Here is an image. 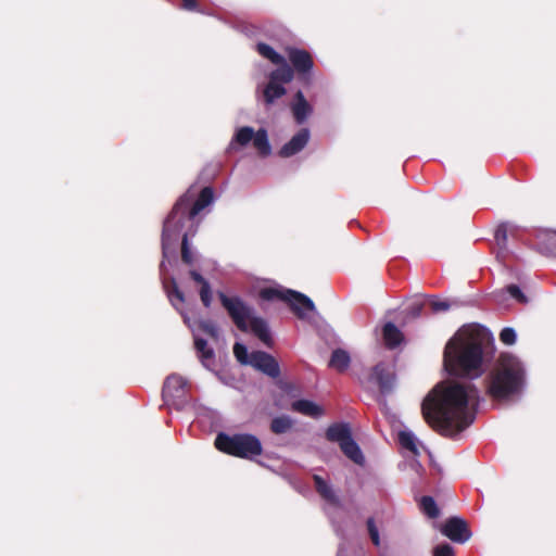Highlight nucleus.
Masks as SVG:
<instances>
[{
    "label": "nucleus",
    "instance_id": "nucleus-1",
    "mask_svg": "<svg viewBox=\"0 0 556 556\" xmlns=\"http://www.w3.org/2000/svg\"><path fill=\"white\" fill-rule=\"evenodd\" d=\"M480 393L470 382L438 384L424 400L421 410L438 433L458 439L476 419Z\"/></svg>",
    "mask_w": 556,
    "mask_h": 556
},
{
    "label": "nucleus",
    "instance_id": "nucleus-2",
    "mask_svg": "<svg viewBox=\"0 0 556 556\" xmlns=\"http://www.w3.org/2000/svg\"><path fill=\"white\" fill-rule=\"evenodd\" d=\"M490 344L484 329L464 327L446 343L443 354L444 367L450 375L478 378L483 372V363Z\"/></svg>",
    "mask_w": 556,
    "mask_h": 556
},
{
    "label": "nucleus",
    "instance_id": "nucleus-3",
    "mask_svg": "<svg viewBox=\"0 0 556 556\" xmlns=\"http://www.w3.org/2000/svg\"><path fill=\"white\" fill-rule=\"evenodd\" d=\"M197 190L189 188L175 203L170 213L164 220L162 230V254L160 269L164 271L166 268V260L175 256L177 243L180 238L181 230L187 220L193 219L201 211L214 202V191L211 187H204L198 198Z\"/></svg>",
    "mask_w": 556,
    "mask_h": 556
},
{
    "label": "nucleus",
    "instance_id": "nucleus-4",
    "mask_svg": "<svg viewBox=\"0 0 556 556\" xmlns=\"http://www.w3.org/2000/svg\"><path fill=\"white\" fill-rule=\"evenodd\" d=\"M485 392L496 402L519 399L526 388L527 370L523 362L513 354H502L488 371Z\"/></svg>",
    "mask_w": 556,
    "mask_h": 556
},
{
    "label": "nucleus",
    "instance_id": "nucleus-5",
    "mask_svg": "<svg viewBox=\"0 0 556 556\" xmlns=\"http://www.w3.org/2000/svg\"><path fill=\"white\" fill-rule=\"evenodd\" d=\"M215 446L226 454L248 459L261 455L263 451L261 441L249 433L229 435L220 432L215 439Z\"/></svg>",
    "mask_w": 556,
    "mask_h": 556
},
{
    "label": "nucleus",
    "instance_id": "nucleus-6",
    "mask_svg": "<svg viewBox=\"0 0 556 556\" xmlns=\"http://www.w3.org/2000/svg\"><path fill=\"white\" fill-rule=\"evenodd\" d=\"M293 79V71L289 64L279 66L271 71L268 76V81L263 86L257 87L258 99L266 108H270L276 101L282 98L287 89L286 84Z\"/></svg>",
    "mask_w": 556,
    "mask_h": 556
},
{
    "label": "nucleus",
    "instance_id": "nucleus-7",
    "mask_svg": "<svg viewBox=\"0 0 556 556\" xmlns=\"http://www.w3.org/2000/svg\"><path fill=\"white\" fill-rule=\"evenodd\" d=\"M250 142L253 143V147L261 156L266 157L271 154L267 130L260 128L255 131L251 126H242L236 129L227 151H237L239 148L247 147Z\"/></svg>",
    "mask_w": 556,
    "mask_h": 556
},
{
    "label": "nucleus",
    "instance_id": "nucleus-8",
    "mask_svg": "<svg viewBox=\"0 0 556 556\" xmlns=\"http://www.w3.org/2000/svg\"><path fill=\"white\" fill-rule=\"evenodd\" d=\"M260 295L263 300L273 301L280 299L290 304L291 309L300 319L309 317V313L315 312L313 301L303 293L290 289L265 288L262 289Z\"/></svg>",
    "mask_w": 556,
    "mask_h": 556
},
{
    "label": "nucleus",
    "instance_id": "nucleus-9",
    "mask_svg": "<svg viewBox=\"0 0 556 556\" xmlns=\"http://www.w3.org/2000/svg\"><path fill=\"white\" fill-rule=\"evenodd\" d=\"M188 381L179 375H170L166 378L163 386V400L165 405L178 410L184 409L188 400Z\"/></svg>",
    "mask_w": 556,
    "mask_h": 556
},
{
    "label": "nucleus",
    "instance_id": "nucleus-10",
    "mask_svg": "<svg viewBox=\"0 0 556 556\" xmlns=\"http://www.w3.org/2000/svg\"><path fill=\"white\" fill-rule=\"evenodd\" d=\"M218 296L236 326L240 330L247 331L248 323L254 316V309L239 296H227L223 292Z\"/></svg>",
    "mask_w": 556,
    "mask_h": 556
},
{
    "label": "nucleus",
    "instance_id": "nucleus-11",
    "mask_svg": "<svg viewBox=\"0 0 556 556\" xmlns=\"http://www.w3.org/2000/svg\"><path fill=\"white\" fill-rule=\"evenodd\" d=\"M288 58L292 66H290L295 72L305 85L311 84L312 81V71L314 67V62L312 55L302 49H290L288 52Z\"/></svg>",
    "mask_w": 556,
    "mask_h": 556
},
{
    "label": "nucleus",
    "instance_id": "nucleus-12",
    "mask_svg": "<svg viewBox=\"0 0 556 556\" xmlns=\"http://www.w3.org/2000/svg\"><path fill=\"white\" fill-rule=\"evenodd\" d=\"M443 535L459 544L466 543L472 535L465 519L460 517L448 518L440 528Z\"/></svg>",
    "mask_w": 556,
    "mask_h": 556
},
{
    "label": "nucleus",
    "instance_id": "nucleus-13",
    "mask_svg": "<svg viewBox=\"0 0 556 556\" xmlns=\"http://www.w3.org/2000/svg\"><path fill=\"white\" fill-rule=\"evenodd\" d=\"M371 379L379 386L382 394L390 393L395 387L394 365L379 363L374 367Z\"/></svg>",
    "mask_w": 556,
    "mask_h": 556
},
{
    "label": "nucleus",
    "instance_id": "nucleus-14",
    "mask_svg": "<svg viewBox=\"0 0 556 556\" xmlns=\"http://www.w3.org/2000/svg\"><path fill=\"white\" fill-rule=\"evenodd\" d=\"M250 366L270 378H277L280 375V367L278 362L274 358V356L263 351L252 352V361H250Z\"/></svg>",
    "mask_w": 556,
    "mask_h": 556
},
{
    "label": "nucleus",
    "instance_id": "nucleus-15",
    "mask_svg": "<svg viewBox=\"0 0 556 556\" xmlns=\"http://www.w3.org/2000/svg\"><path fill=\"white\" fill-rule=\"evenodd\" d=\"M311 132L308 128H301L288 142L278 151L281 157H291L300 153L308 143Z\"/></svg>",
    "mask_w": 556,
    "mask_h": 556
},
{
    "label": "nucleus",
    "instance_id": "nucleus-16",
    "mask_svg": "<svg viewBox=\"0 0 556 556\" xmlns=\"http://www.w3.org/2000/svg\"><path fill=\"white\" fill-rule=\"evenodd\" d=\"M184 321L188 325V327L191 329L193 333L194 346L199 354L202 365L207 369H212V367L215 364V353L213 349L207 346L206 340L199 337V334L197 333V329L193 326H191L189 317L184 315Z\"/></svg>",
    "mask_w": 556,
    "mask_h": 556
},
{
    "label": "nucleus",
    "instance_id": "nucleus-17",
    "mask_svg": "<svg viewBox=\"0 0 556 556\" xmlns=\"http://www.w3.org/2000/svg\"><path fill=\"white\" fill-rule=\"evenodd\" d=\"M292 116L298 125L304 124L313 114V105L307 101L304 93L299 90L290 102Z\"/></svg>",
    "mask_w": 556,
    "mask_h": 556
},
{
    "label": "nucleus",
    "instance_id": "nucleus-18",
    "mask_svg": "<svg viewBox=\"0 0 556 556\" xmlns=\"http://www.w3.org/2000/svg\"><path fill=\"white\" fill-rule=\"evenodd\" d=\"M250 329L265 345H273V337L267 321L258 316H253L248 323Z\"/></svg>",
    "mask_w": 556,
    "mask_h": 556
},
{
    "label": "nucleus",
    "instance_id": "nucleus-19",
    "mask_svg": "<svg viewBox=\"0 0 556 556\" xmlns=\"http://www.w3.org/2000/svg\"><path fill=\"white\" fill-rule=\"evenodd\" d=\"M352 437L350 425L346 422H336L328 427L326 438L330 442L341 445Z\"/></svg>",
    "mask_w": 556,
    "mask_h": 556
},
{
    "label": "nucleus",
    "instance_id": "nucleus-20",
    "mask_svg": "<svg viewBox=\"0 0 556 556\" xmlns=\"http://www.w3.org/2000/svg\"><path fill=\"white\" fill-rule=\"evenodd\" d=\"M293 412L312 418H319L324 415L321 406L311 400H298L291 405Z\"/></svg>",
    "mask_w": 556,
    "mask_h": 556
},
{
    "label": "nucleus",
    "instance_id": "nucleus-21",
    "mask_svg": "<svg viewBox=\"0 0 556 556\" xmlns=\"http://www.w3.org/2000/svg\"><path fill=\"white\" fill-rule=\"evenodd\" d=\"M190 277L201 286L200 288V299L205 307H210L212 304V289L208 281L195 269H191L189 271Z\"/></svg>",
    "mask_w": 556,
    "mask_h": 556
},
{
    "label": "nucleus",
    "instance_id": "nucleus-22",
    "mask_svg": "<svg viewBox=\"0 0 556 556\" xmlns=\"http://www.w3.org/2000/svg\"><path fill=\"white\" fill-rule=\"evenodd\" d=\"M382 334L389 349H395L403 341V333L393 323H387L383 326Z\"/></svg>",
    "mask_w": 556,
    "mask_h": 556
},
{
    "label": "nucleus",
    "instance_id": "nucleus-23",
    "mask_svg": "<svg viewBox=\"0 0 556 556\" xmlns=\"http://www.w3.org/2000/svg\"><path fill=\"white\" fill-rule=\"evenodd\" d=\"M343 454L354 462L357 465H363L365 462V457L363 455V452L361 451L358 444L355 442V440L351 437L346 442H343L341 445H339Z\"/></svg>",
    "mask_w": 556,
    "mask_h": 556
},
{
    "label": "nucleus",
    "instance_id": "nucleus-24",
    "mask_svg": "<svg viewBox=\"0 0 556 556\" xmlns=\"http://www.w3.org/2000/svg\"><path fill=\"white\" fill-rule=\"evenodd\" d=\"M313 479L315 482L316 491L323 498L332 504H337L339 502L332 486L324 478L318 475H314Z\"/></svg>",
    "mask_w": 556,
    "mask_h": 556
},
{
    "label": "nucleus",
    "instance_id": "nucleus-25",
    "mask_svg": "<svg viewBox=\"0 0 556 556\" xmlns=\"http://www.w3.org/2000/svg\"><path fill=\"white\" fill-rule=\"evenodd\" d=\"M399 441L404 448L410 451L415 456L420 454L418 445L419 441L415 433L410 430H402L399 432Z\"/></svg>",
    "mask_w": 556,
    "mask_h": 556
},
{
    "label": "nucleus",
    "instance_id": "nucleus-26",
    "mask_svg": "<svg viewBox=\"0 0 556 556\" xmlns=\"http://www.w3.org/2000/svg\"><path fill=\"white\" fill-rule=\"evenodd\" d=\"M350 363V354L342 349H337L332 352L329 366L339 371H344L349 367Z\"/></svg>",
    "mask_w": 556,
    "mask_h": 556
},
{
    "label": "nucleus",
    "instance_id": "nucleus-27",
    "mask_svg": "<svg viewBox=\"0 0 556 556\" xmlns=\"http://www.w3.org/2000/svg\"><path fill=\"white\" fill-rule=\"evenodd\" d=\"M256 49L263 58L269 60L273 64L278 65V67L288 64L281 54L276 52L270 46L266 43H257Z\"/></svg>",
    "mask_w": 556,
    "mask_h": 556
},
{
    "label": "nucleus",
    "instance_id": "nucleus-28",
    "mask_svg": "<svg viewBox=\"0 0 556 556\" xmlns=\"http://www.w3.org/2000/svg\"><path fill=\"white\" fill-rule=\"evenodd\" d=\"M293 420L286 415L276 417L271 420L270 429L274 433L282 434L291 429Z\"/></svg>",
    "mask_w": 556,
    "mask_h": 556
},
{
    "label": "nucleus",
    "instance_id": "nucleus-29",
    "mask_svg": "<svg viewBox=\"0 0 556 556\" xmlns=\"http://www.w3.org/2000/svg\"><path fill=\"white\" fill-rule=\"evenodd\" d=\"M505 292H507L513 299H515L518 303L526 304L528 303V298L521 291V289L517 285H509L505 290H502L495 293L497 301L500 302L504 296Z\"/></svg>",
    "mask_w": 556,
    "mask_h": 556
},
{
    "label": "nucleus",
    "instance_id": "nucleus-30",
    "mask_svg": "<svg viewBox=\"0 0 556 556\" xmlns=\"http://www.w3.org/2000/svg\"><path fill=\"white\" fill-rule=\"evenodd\" d=\"M197 329V333L199 331H203L207 333L211 338L217 340L219 336V330L217 325L212 320H199L197 323L191 324Z\"/></svg>",
    "mask_w": 556,
    "mask_h": 556
},
{
    "label": "nucleus",
    "instance_id": "nucleus-31",
    "mask_svg": "<svg viewBox=\"0 0 556 556\" xmlns=\"http://www.w3.org/2000/svg\"><path fill=\"white\" fill-rule=\"evenodd\" d=\"M420 508L430 518H435L439 516L437 503L431 496L421 497Z\"/></svg>",
    "mask_w": 556,
    "mask_h": 556
},
{
    "label": "nucleus",
    "instance_id": "nucleus-32",
    "mask_svg": "<svg viewBox=\"0 0 556 556\" xmlns=\"http://www.w3.org/2000/svg\"><path fill=\"white\" fill-rule=\"evenodd\" d=\"M166 288V292H167V296L172 303V305L178 309V303L179 304H182L185 302V295L184 293L179 290L175 279H172V289H168L167 287Z\"/></svg>",
    "mask_w": 556,
    "mask_h": 556
},
{
    "label": "nucleus",
    "instance_id": "nucleus-33",
    "mask_svg": "<svg viewBox=\"0 0 556 556\" xmlns=\"http://www.w3.org/2000/svg\"><path fill=\"white\" fill-rule=\"evenodd\" d=\"M233 354L240 364L250 365V361H252V353H249L248 348L244 344L237 342L233 345Z\"/></svg>",
    "mask_w": 556,
    "mask_h": 556
},
{
    "label": "nucleus",
    "instance_id": "nucleus-34",
    "mask_svg": "<svg viewBox=\"0 0 556 556\" xmlns=\"http://www.w3.org/2000/svg\"><path fill=\"white\" fill-rule=\"evenodd\" d=\"M188 236H189V232H182L180 233V237H181V258H182V262L188 264V265H192L193 264V261H194V257H193V254L189 248V243H188Z\"/></svg>",
    "mask_w": 556,
    "mask_h": 556
},
{
    "label": "nucleus",
    "instance_id": "nucleus-35",
    "mask_svg": "<svg viewBox=\"0 0 556 556\" xmlns=\"http://www.w3.org/2000/svg\"><path fill=\"white\" fill-rule=\"evenodd\" d=\"M231 30L241 35H255L256 27L245 21L238 20L232 23Z\"/></svg>",
    "mask_w": 556,
    "mask_h": 556
},
{
    "label": "nucleus",
    "instance_id": "nucleus-36",
    "mask_svg": "<svg viewBox=\"0 0 556 556\" xmlns=\"http://www.w3.org/2000/svg\"><path fill=\"white\" fill-rule=\"evenodd\" d=\"M366 525L371 542L374 543L375 546H379L381 542L380 534L374 518H368Z\"/></svg>",
    "mask_w": 556,
    "mask_h": 556
},
{
    "label": "nucleus",
    "instance_id": "nucleus-37",
    "mask_svg": "<svg viewBox=\"0 0 556 556\" xmlns=\"http://www.w3.org/2000/svg\"><path fill=\"white\" fill-rule=\"evenodd\" d=\"M500 339L504 344L513 345L517 340V333L514 328L506 327L501 331Z\"/></svg>",
    "mask_w": 556,
    "mask_h": 556
},
{
    "label": "nucleus",
    "instance_id": "nucleus-38",
    "mask_svg": "<svg viewBox=\"0 0 556 556\" xmlns=\"http://www.w3.org/2000/svg\"><path fill=\"white\" fill-rule=\"evenodd\" d=\"M422 308H424V303L420 301H415L407 306V308H406L407 316L410 318H417L421 315Z\"/></svg>",
    "mask_w": 556,
    "mask_h": 556
},
{
    "label": "nucleus",
    "instance_id": "nucleus-39",
    "mask_svg": "<svg viewBox=\"0 0 556 556\" xmlns=\"http://www.w3.org/2000/svg\"><path fill=\"white\" fill-rule=\"evenodd\" d=\"M433 556H455L454 548L447 544H439L433 548Z\"/></svg>",
    "mask_w": 556,
    "mask_h": 556
},
{
    "label": "nucleus",
    "instance_id": "nucleus-40",
    "mask_svg": "<svg viewBox=\"0 0 556 556\" xmlns=\"http://www.w3.org/2000/svg\"><path fill=\"white\" fill-rule=\"evenodd\" d=\"M495 240L500 248H505L507 241V229L505 225H500L495 230Z\"/></svg>",
    "mask_w": 556,
    "mask_h": 556
},
{
    "label": "nucleus",
    "instance_id": "nucleus-41",
    "mask_svg": "<svg viewBox=\"0 0 556 556\" xmlns=\"http://www.w3.org/2000/svg\"><path fill=\"white\" fill-rule=\"evenodd\" d=\"M430 306H431L432 312L440 313V312H446L450 308V303L446 301L431 300Z\"/></svg>",
    "mask_w": 556,
    "mask_h": 556
},
{
    "label": "nucleus",
    "instance_id": "nucleus-42",
    "mask_svg": "<svg viewBox=\"0 0 556 556\" xmlns=\"http://www.w3.org/2000/svg\"><path fill=\"white\" fill-rule=\"evenodd\" d=\"M181 8L186 11H191V12L199 11V5L195 0H182Z\"/></svg>",
    "mask_w": 556,
    "mask_h": 556
},
{
    "label": "nucleus",
    "instance_id": "nucleus-43",
    "mask_svg": "<svg viewBox=\"0 0 556 556\" xmlns=\"http://www.w3.org/2000/svg\"><path fill=\"white\" fill-rule=\"evenodd\" d=\"M337 556H348V552L343 546H340Z\"/></svg>",
    "mask_w": 556,
    "mask_h": 556
},
{
    "label": "nucleus",
    "instance_id": "nucleus-44",
    "mask_svg": "<svg viewBox=\"0 0 556 556\" xmlns=\"http://www.w3.org/2000/svg\"><path fill=\"white\" fill-rule=\"evenodd\" d=\"M545 252L548 253V254H556V248L552 249V250H548V251H545Z\"/></svg>",
    "mask_w": 556,
    "mask_h": 556
},
{
    "label": "nucleus",
    "instance_id": "nucleus-45",
    "mask_svg": "<svg viewBox=\"0 0 556 556\" xmlns=\"http://www.w3.org/2000/svg\"><path fill=\"white\" fill-rule=\"evenodd\" d=\"M549 241L554 244V241H556V238H555V237H552V238L549 239Z\"/></svg>",
    "mask_w": 556,
    "mask_h": 556
}]
</instances>
